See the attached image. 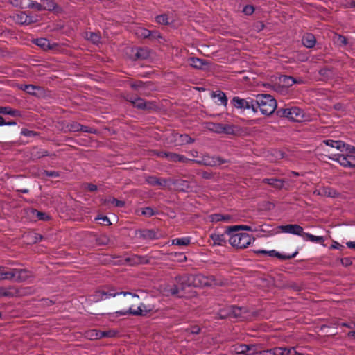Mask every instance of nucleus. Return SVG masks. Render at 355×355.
<instances>
[{"instance_id": "30", "label": "nucleus", "mask_w": 355, "mask_h": 355, "mask_svg": "<svg viewBox=\"0 0 355 355\" xmlns=\"http://www.w3.org/2000/svg\"><path fill=\"white\" fill-rule=\"evenodd\" d=\"M12 273H15V277L19 282L25 281L28 279V270L25 269H12Z\"/></svg>"}, {"instance_id": "60", "label": "nucleus", "mask_w": 355, "mask_h": 355, "mask_svg": "<svg viewBox=\"0 0 355 355\" xmlns=\"http://www.w3.org/2000/svg\"><path fill=\"white\" fill-rule=\"evenodd\" d=\"M219 318L221 319L226 318H231L230 313L229 311V307L226 309H221L218 312Z\"/></svg>"}, {"instance_id": "9", "label": "nucleus", "mask_w": 355, "mask_h": 355, "mask_svg": "<svg viewBox=\"0 0 355 355\" xmlns=\"http://www.w3.org/2000/svg\"><path fill=\"white\" fill-rule=\"evenodd\" d=\"M204 279L205 281L203 282L199 283L200 285H204L207 286H224L228 284V279L224 278H218L214 275H210L207 277L206 278L202 277L201 279Z\"/></svg>"}, {"instance_id": "31", "label": "nucleus", "mask_w": 355, "mask_h": 355, "mask_svg": "<svg viewBox=\"0 0 355 355\" xmlns=\"http://www.w3.org/2000/svg\"><path fill=\"white\" fill-rule=\"evenodd\" d=\"M175 140L180 142V145L189 144L194 141V139L187 134H177L175 136Z\"/></svg>"}, {"instance_id": "56", "label": "nucleus", "mask_w": 355, "mask_h": 355, "mask_svg": "<svg viewBox=\"0 0 355 355\" xmlns=\"http://www.w3.org/2000/svg\"><path fill=\"white\" fill-rule=\"evenodd\" d=\"M319 74L321 76L329 78L331 75V70L328 67H324L319 70Z\"/></svg>"}, {"instance_id": "25", "label": "nucleus", "mask_w": 355, "mask_h": 355, "mask_svg": "<svg viewBox=\"0 0 355 355\" xmlns=\"http://www.w3.org/2000/svg\"><path fill=\"white\" fill-rule=\"evenodd\" d=\"M42 2L44 10L54 11L56 13L62 10L61 8L53 0H44Z\"/></svg>"}, {"instance_id": "42", "label": "nucleus", "mask_w": 355, "mask_h": 355, "mask_svg": "<svg viewBox=\"0 0 355 355\" xmlns=\"http://www.w3.org/2000/svg\"><path fill=\"white\" fill-rule=\"evenodd\" d=\"M136 34L139 37H141L144 38H148V37H150L151 31L146 28H139L137 30Z\"/></svg>"}, {"instance_id": "61", "label": "nucleus", "mask_w": 355, "mask_h": 355, "mask_svg": "<svg viewBox=\"0 0 355 355\" xmlns=\"http://www.w3.org/2000/svg\"><path fill=\"white\" fill-rule=\"evenodd\" d=\"M186 331L191 334H198L200 331V328L197 325H194L191 327L190 328H187L186 329Z\"/></svg>"}, {"instance_id": "55", "label": "nucleus", "mask_w": 355, "mask_h": 355, "mask_svg": "<svg viewBox=\"0 0 355 355\" xmlns=\"http://www.w3.org/2000/svg\"><path fill=\"white\" fill-rule=\"evenodd\" d=\"M197 175H201V177L205 180H210L213 178V173L209 171H198Z\"/></svg>"}, {"instance_id": "63", "label": "nucleus", "mask_w": 355, "mask_h": 355, "mask_svg": "<svg viewBox=\"0 0 355 355\" xmlns=\"http://www.w3.org/2000/svg\"><path fill=\"white\" fill-rule=\"evenodd\" d=\"M167 155L166 156V158L170 161V162H177V158H178V155L177 153H172V152H167Z\"/></svg>"}, {"instance_id": "54", "label": "nucleus", "mask_w": 355, "mask_h": 355, "mask_svg": "<svg viewBox=\"0 0 355 355\" xmlns=\"http://www.w3.org/2000/svg\"><path fill=\"white\" fill-rule=\"evenodd\" d=\"M88 40L92 41L94 44H97L100 42L101 36L95 33L91 32L89 33V36L88 37Z\"/></svg>"}, {"instance_id": "40", "label": "nucleus", "mask_w": 355, "mask_h": 355, "mask_svg": "<svg viewBox=\"0 0 355 355\" xmlns=\"http://www.w3.org/2000/svg\"><path fill=\"white\" fill-rule=\"evenodd\" d=\"M191 240L189 237L178 238L172 240L173 245L187 246L190 244Z\"/></svg>"}, {"instance_id": "53", "label": "nucleus", "mask_w": 355, "mask_h": 355, "mask_svg": "<svg viewBox=\"0 0 355 355\" xmlns=\"http://www.w3.org/2000/svg\"><path fill=\"white\" fill-rule=\"evenodd\" d=\"M15 277V273H12V270L8 272H0V280L11 279Z\"/></svg>"}, {"instance_id": "26", "label": "nucleus", "mask_w": 355, "mask_h": 355, "mask_svg": "<svg viewBox=\"0 0 355 355\" xmlns=\"http://www.w3.org/2000/svg\"><path fill=\"white\" fill-rule=\"evenodd\" d=\"M262 182L279 189L283 187L284 182L283 180L277 178H264Z\"/></svg>"}, {"instance_id": "12", "label": "nucleus", "mask_w": 355, "mask_h": 355, "mask_svg": "<svg viewBox=\"0 0 355 355\" xmlns=\"http://www.w3.org/2000/svg\"><path fill=\"white\" fill-rule=\"evenodd\" d=\"M279 228L285 233H290L298 236H304L305 232H304V229L299 225L297 224H289L286 225H281Z\"/></svg>"}, {"instance_id": "1", "label": "nucleus", "mask_w": 355, "mask_h": 355, "mask_svg": "<svg viewBox=\"0 0 355 355\" xmlns=\"http://www.w3.org/2000/svg\"><path fill=\"white\" fill-rule=\"evenodd\" d=\"M277 108V101L270 95L267 94H258L254 98L253 112L259 111L262 114L269 116L272 114Z\"/></svg>"}, {"instance_id": "29", "label": "nucleus", "mask_w": 355, "mask_h": 355, "mask_svg": "<svg viewBox=\"0 0 355 355\" xmlns=\"http://www.w3.org/2000/svg\"><path fill=\"white\" fill-rule=\"evenodd\" d=\"M210 238L213 241L214 245H225L226 243V239L225 237V234H211Z\"/></svg>"}, {"instance_id": "24", "label": "nucleus", "mask_w": 355, "mask_h": 355, "mask_svg": "<svg viewBox=\"0 0 355 355\" xmlns=\"http://www.w3.org/2000/svg\"><path fill=\"white\" fill-rule=\"evenodd\" d=\"M150 310H148L149 311ZM148 312L147 310H144L141 307V306H139L138 308H137V310H132L131 308H130L127 311H116V314L117 316H119V315H125L127 314H131V315H145L146 313H144V312Z\"/></svg>"}, {"instance_id": "17", "label": "nucleus", "mask_w": 355, "mask_h": 355, "mask_svg": "<svg viewBox=\"0 0 355 355\" xmlns=\"http://www.w3.org/2000/svg\"><path fill=\"white\" fill-rule=\"evenodd\" d=\"M17 20L20 24H31L33 23H35L37 19L33 16L28 15L26 12H21L19 14L17 15Z\"/></svg>"}, {"instance_id": "47", "label": "nucleus", "mask_w": 355, "mask_h": 355, "mask_svg": "<svg viewBox=\"0 0 355 355\" xmlns=\"http://www.w3.org/2000/svg\"><path fill=\"white\" fill-rule=\"evenodd\" d=\"M110 241V238L105 234L101 235L96 239V243L100 245H108Z\"/></svg>"}, {"instance_id": "50", "label": "nucleus", "mask_w": 355, "mask_h": 355, "mask_svg": "<svg viewBox=\"0 0 355 355\" xmlns=\"http://www.w3.org/2000/svg\"><path fill=\"white\" fill-rule=\"evenodd\" d=\"M290 112V108H280L277 110L276 114L279 117H285L288 119Z\"/></svg>"}, {"instance_id": "44", "label": "nucleus", "mask_w": 355, "mask_h": 355, "mask_svg": "<svg viewBox=\"0 0 355 355\" xmlns=\"http://www.w3.org/2000/svg\"><path fill=\"white\" fill-rule=\"evenodd\" d=\"M156 21L157 23L162 25H168L171 24V22L169 21V18L168 15L166 14L158 15L156 17Z\"/></svg>"}, {"instance_id": "15", "label": "nucleus", "mask_w": 355, "mask_h": 355, "mask_svg": "<svg viewBox=\"0 0 355 355\" xmlns=\"http://www.w3.org/2000/svg\"><path fill=\"white\" fill-rule=\"evenodd\" d=\"M291 112L288 115V119L294 122H301L304 120V111L297 107H290Z\"/></svg>"}, {"instance_id": "13", "label": "nucleus", "mask_w": 355, "mask_h": 355, "mask_svg": "<svg viewBox=\"0 0 355 355\" xmlns=\"http://www.w3.org/2000/svg\"><path fill=\"white\" fill-rule=\"evenodd\" d=\"M235 126L229 124L213 123L212 130L217 133H224L227 135L235 134Z\"/></svg>"}, {"instance_id": "52", "label": "nucleus", "mask_w": 355, "mask_h": 355, "mask_svg": "<svg viewBox=\"0 0 355 355\" xmlns=\"http://www.w3.org/2000/svg\"><path fill=\"white\" fill-rule=\"evenodd\" d=\"M155 213L156 212L150 207H146L145 208H143L142 211H141L142 215L147 216V217L153 216L155 214Z\"/></svg>"}, {"instance_id": "21", "label": "nucleus", "mask_w": 355, "mask_h": 355, "mask_svg": "<svg viewBox=\"0 0 355 355\" xmlns=\"http://www.w3.org/2000/svg\"><path fill=\"white\" fill-rule=\"evenodd\" d=\"M49 155L47 150L39 148L38 147H33L31 150V158L33 160Z\"/></svg>"}, {"instance_id": "6", "label": "nucleus", "mask_w": 355, "mask_h": 355, "mask_svg": "<svg viewBox=\"0 0 355 355\" xmlns=\"http://www.w3.org/2000/svg\"><path fill=\"white\" fill-rule=\"evenodd\" d=\"M192 162L199 165L214 167L225 164L227 161L220 157H210L207 155H204L201 160H192Z\"/></svg>"}, {"instance_id": "11", "label": "nucleus", "mask_w": 355, "mask_h": 355, "mask_svg": "<svg viewBox=\"0 0 355 355\" xmlns=\"http://www.w3.org/2000/svg\"><path fill=\"white\" fill-rule=\"evenodd\" d=\"M130 85L132 89L139 92L141 95H145L146 94V91L150 90L153 84L151 82L144 83L141 80H136L131 83Z\"/></svg>"}, {"instance_id": "16", "label": "nucleus", "mask_w": 355, "mask_h": 355, "mask_svg": "<svg viewBox=\"0 0 355 355\" xmlns=\"http://www.w3.org/2000/svg\"><path fill=\"white\" fill-rule=\"evenodd\" d=\"M175 189L182 192H189L192 188L188 181L182 179H174L170 180Z\"/></svg>"}, {"instance_id": "58", "label": "nucleus", "mask_w": 355, "mask_h": 355, "mask_svg": "<svg viewBox=\"0 0 355 355\" xmlns=\"http://www.w3.org/2000/svg\"><path fill=\"white\" fill-rule=\"evenodd\" d=\"M254 12V7L252 5H246L243 9V12L246 15H251Z\"/></svg>"}, {"instance_id": "64", "label": "nucleus", "mask_w": 355, "mask_h": 355, "mask_svg": "<svg viewBox=\"0 0 355 355\" xmlns=\"http://www.w3.org/2000/svg\"><path fill=\"white\" fill-rule=\"evenodd\" d=\"M111 203L112 204H114V205L116 207H123L125 205L124 201L119 200H118V199H116L115 198H111Z\"/></svg>"}, {"instance_id": "43", "label": "nucleus", "mask_w": 355, "mask_h": 355, "mask_svg": "<svg viewBox=\"0 0 355 355\" xmlns=\"http://www.w3.org/2000/svg\"><path fill=\"white\" fill-rule=\"evenodd\" d=\"M144 257L139 256H134L132 257L127 258L125 261L130 263V264H138L144 263Z\"/></svg>"}, {"instance_id": "51", "label": "nucleus", "mask_w": 355, "mask_h": 355, "mask_svg": "<svg viewBox=\"0 0 355 355\" xmlns=\"http://www.w3.org/2000/svg\"><path fill=\"white\" fill-rule=\"evenodd\" d=\"M335 38L338 42H340V46H346L348 44L347 38L343 35L336 33Z\"/></svg>"}, {"instance_id": "33", "label": "nucleus", "mask_w": 355, "mask_h": 355, "mask_svg": "<svg viewBox=\"0 0 355 355\" xmlns=\"http://www.w3.org/2000/svg\"><path fill=\"white\" fill-rule=\"evenodd\" d=\"M149 57L148 49L144 48H137L134 55L135 60H145Z\"/></svg>"}, {"instance_id": "34", "label": "nucleus", "mask_w": 355, "mask_h": 355, "mask_svg": "<svg viewBox=\"0 0 355 355\" xmlns=\"http://www.w3.org/2000/svg\"><path fill=\"white\" fill-rule=\"evenodd\" d=\"M297 252H295L291 255H286V254H282L275 251V250H270V257H275L281 260H288L292 258H294L297 255Z\"/></svg>"}, {"instance_id": "4", "label": "nucleus", "mask_w": 355, "mask_h": 355, "mask_svg": "<svg viewBox=\"0 0 355 355\" xmlns=\"http://www.w3.org/2000/svg\"><path fill=\"white\" fill-rule=\"evenodd\" d=\"M201 277L200 275H182L175 277V280L180 291H184L187 287L198 286L199 283H201Z\"/></svg>"}, {"instance_id": "22", "label": "nucleus", "mask_w": 355, "mask_h": 355, "mask_svg": "<svg viewBox=\"0 0 355 355\" xmlns=\"http://www.w3.org/2000/svg\"><path fill=\"white\" fill-rule=\"evenodd\" d=\"M279 81L284 87H289L295 83H300L301 80H296L295 78L286 75H282L279 77Z\"/></svg>"}, {"instance_id": "20", "label": "nucleus", "mask_w": 355, "mask_h": 355, "mask_svg": "<svg viewBox=\"0 0 355 355\" xmlns=\"http://www.w3.org/2000/svg\"><path fill=\"white\" fill-rule=\"evenodd\" d=\"M146 182L151 186L166 187L168 180L164 178H159L154 175L147 176Z\"/></svg>"}, {"instance_id": "5", "label": "nucleus", "mask_w": 355, "mask_h": 355, "mask_svg": "<svg viewBox=\"0 0 355 355\" xmlns=\"http://www.w3.org/2000/svg\"><path fill=\"white\" fill-rule=\"evenodd\" d=\"M119 295H132L135 297H139V296L137 294H132L130 292H119V293H115L113 290L109 291H96L94 295H92V300L94 302H98L100 300H103L104 299H106L108 297L112 296L115 297Z\"/></svg>"}, {"instance_id": "35", "label": "nucleus", "mask_w": 355, "mask_h": 355, "mask_svg": "<svg viewBox=\"0 0 355 355\" xmlns=\"http://www.w3.org/2000/svg\"><path fill=\"white\" fill-rule=\"evenodd\" d=\"M17 291L13 288H0V296L14 297L17 295Z\"/></svg>"}, {"instance_id": "14", "label": "nucleus", "mask_w": 355, "mask_h": 355, "mask_svg": "<svg viewBox=\"0 0 355 355\" xmlns=\"http://www.w3.org/2000/svg\"><path fill=\"white\" fill-rule=\"evenodd\" d=\"M138 232L140 238L144 240H157L160 236L158 230L143 229L138 230Z\"/></svg>"}, {"instance_id": "36", "label": "nucleus", "mask_w": 355, "mask_h": 355, "mask_svg": "<svg viewBox=\"0 0 355 355\" xmlns=\"http://www.w3.org/2000/svg\"><path fill=\"white\" fill-rule=\"evenodd\" d=\"M211 96L217 97L219 99V101L221 102V104L223 105H226L227 103V98L226 97L225 94L220 90H217L216 92H213L211 94Z\"/></svg>"}, {"instance_id": "62", "label": "nucleus", "mask_w": 355, "mask_h": 355, "mask_svg": "<svg viewBox=\"0 0 355 355\" xmlns=\"http://www.w3.org/2000/svg\"><path fill=\"white\" fill-rule=\"evenodd\" d=\"M209 219L212 223H216L219 221H222V214H214L209 216Z\"/></svg>"}, {"instance_id": "3", "label": "nucleus", "mask_w": 355, "mask_h": 355, "mask_svg": "<svg viewBox=\"0 0 355 355\" xmlns=\"http://www.w3.org/2000/svg\"><path fill=\"white\" fill-rule=\"evenodd\" d=\"M347 152L348 153L346 155L338 154L330 159L338 162L344 167L355 168V147L347 146Z\"/></svg>"}, {"instance_id": "46", "label": "nucleus", "mask_w": 355, "mask_h": 355, "mask_svg": "<svg viewBox=\"0 0 355 355\" xmlns=\"http://www.w3.org/2000/svg\"><path fill=\"white\" fill-rule=\"evenodd\" d=\"M248 345L245 344H240L235 347V351L237 354L248 355Z\"/></svg>"}, {"instance_id": "27", "label": "nucleus", "mask_w": 355, "mask_h": 355, "mask_svg": "<svg viewBox=\"0 0 355 355\" xmlns=\"http://www.w3.org/2000/svg\"><path fill=\"white\" fill-rule=\"evenodd\" d=\"M243 307H239L236 306H229V311L230 313L231 318H243L242 314L245 313V310Z\"/></svg>"}, {"instance_id": "23", "label": "nucleus", "mask_w": 355, "mask_h": 355, "mask_svg": "<svg viewBox=\"0 0 355 355\" xmlns=\"http://www.w3.org/2000/svg\"><path fill=\"white\" fill-rule=\"evenodd\" d=\"M323 142L326 145L329 146L333 148H336L338 150H340L341 151H343V150L347 151V146H349L348 144H346L343 141H340V140L334 141V140H331V139H327V140H324Z\"/></svg>"}, {"instance_id": "7", "label": "nucleus", "mask_w": 355, "mask_h": 355, "mask_svg": "<svg viewBox=\"0 0 355 355\" xmlns=\"http://www.w3.org/2000/svg\"><path fill=\"white\" fill-rule=\"evenodd\" d=\"M125 100L131 103L134 107H136L141 110H152L153 107L155 106V105L153 103L146 102L140 97H136L133 98L132 97L127 96L125 97Z\"/></svg>"}, {"instance_id": "8", "label": "nucleus", "mask_w": 355, "mask_h": 355, "mask_svg": "<svg viewBox=\"0 0 355 355\" xmlns=\"http://www.w3.org/2000/svg\"><path fill=\"white\" fill-rule=\"evenodd\" d=\"M231 103L233 105V106L237 109L246 110L251 108L252 110L253 111L254 98H241L239 96H234L232 98Z\"/></svg>"}, {"instance_id": "2", "label": "nucleus", "mask_w": 355, "mask_h": 355, "mask_svg": "<svg viewBox=\"0 0 355 355\" xmlns=\"http://www.w3.org/2000/svg\"><path fill=\"white\" fill-rule=\"evenodd\" d=\"M230 235L229 242L232 247L238 249L246 248L251 243L252 238L247 233L234 232L232 233H226Z\"/></svg>"}, {"instance_id": "39", "label": "nucleus", "mask_w": 355, "mask_h": 355, "mask_svg": "<svg viewBox=\"0 0 355 355\" xmlns=\"http://www.w3.org/2000/svg\"><path fill=\"white\" fill-rule=\"evenodd\" d=\"M284 288L292 289L294 291H300L303 289V285L295 282H288L285 284Z\"/></svg>"}, {"instance_id": "37", "label": "nucleus", "mask_w": 355, "mask_h": 355, "mask_svg": "<svg viewBox=\"0 0 355 355\" xmlns=\"http://www.w3.org/2000/svg\"><path fill=\"white\" fill-rule=\"evenodd\" d=\"M304 237L307 241H310L312 242H316V243H319L321 244H323V243L324 241V239L323 236H314V235H312V234H311L309 233H306V232L304 233Z\"/></svg>"}, {"instance_id": "19", "label": "nucleus", "mask_w": 355, "mask_h": 355, "mask_svg": "<svg viewBox=\"0 0 355 355\" xmlns=\"http://www.w3.org/2000/svg\"><path fill=\"white\" fill-rule=\"evenodd\" d=\"M33 43L44 51L53 49L57 46L56 44H51L49 40L43 37L34 40Z\"/></svg>"}, {"instance_id": "18", "label": "nucleus", "mask_w": 355, "mask_h": 355, "mask_svg": "<svg viewBox=\"0 0 355 355\" xmlns=\"http://www.w3.org/2000/svg\"><path fill=\"white\" fill-rule=\"evenodd\" d=\"M302 44L309 49L313 48L316 44V38L312 33H306L302 38Z\"/></svg>"}, {"instance_id": "57", "label": "nucleus", "mask_w": 355, "mask_h": 355, "mask_svg": "<svg viewBox=\"0 0 355 355\" xmlns=\"http://www.w3.org/2000/svg\"><path fill=\"white\" fill-rule=\"evenodd\" d=\"M21 135L26 137H35L39 135V133L26 128H23L21 132Z\"/></svg>"}, {"instance_id": "10", "label": "nucleus", "mask_w": 355, "mask_h": 355, "mask_svg": "<svg viewBox=\"0 0 355 355\" xmlns=\"http://www.w3.org/2000/svg\"><path fill=\"white\" fill-rule=\"evenodd\" d=\"M187 62L193 68L200 70L208 69L210 66V62L209 61L196 57L188 58Z\"/></svg>"}, {"instance_id": "49", "label": "nucleus", "mask_w": 355, "mask_h": 355, "mask_svg": "<svg viewBox=\"0 0 355 355\" xmlns=\"http://www.w3.org/2000/svg\"><path fill=\"white\" fill-rule=\"evenodd\" d=\"M28 8L30 9H35L37 11L44 10L43 5L35 1H31L28 5Z\"/></svg>"}, {"instance_id": "59", "label": "nucleus", "mask_w": 355, "mask_h": 355, "mask_svg": "<svg viewBox=\"0 0 355 355\" xmlns=\"http://www.w3.org/2000/svg\"><path fill=\"white\" fill-rule=\"evenodd\" d=\"M37 211V216L39 220H44V221H48L50 220L51 217L47 214H46L44 212H41L39 211Z\"/></svg>"}, {"instance_id": "28", "label": "nucleus", "mask_w": 355, "mask_h": 355, "mask_svg": "<svg viewBox=\"0 0 355 355\" xmlns=\"http://www.w3.org/2000/svg\"><path fill=\"white\" fill-rule=\"evenodd\" d=\"M0 114H8L12 116H21V113L19 110L12 109L10 107H1L0 106Z\"/></svg>"}, {"instance_id": "48", "label": "nucleus", "mask_w": 355, "mask_h": 355, "mask_svg": "<svg viewBox=\"0 0 355 355\" xmlns=\"http://www.w3.org/2000/svg\"><path fill=\"white\" fill-rule=\"evenodd\" d=\"M67 128L70 132H80L81 124L76 121H73L67 125Z\"/></svg>"}, {"instance_id": "41", "label": "nucleus", "mask_w": 355, "mask_h": 355, "mask_svg": "<svg viewBox=\"0 0 355 355\" xmlns=\"http://www.w3.org/2000/svg\"><path fill=\"white\" fill-rule=\"evenodd\" d=\"M19 88L29 94L34 95L35 94V89H38L37 87L33 85H21Z\"/></svg>"}, {"instance_id": "45", "label": "nucleus", "mask_w": 355, "mask_h": 355, "mask_svg": "<svg viewBox=\"0 0 355 355\" xmlns=\"http://www.w3.org/2000/svg\"><path fill=\"white\" fill-rule=\"evenodd\" d=\"M248 345V355H254L255 354H259L261 349L259 345Z\"/></svg>"}, {"instance_id": "32", "label": "nucleus", "mask_w": 355, "mask_h": 355, "mask_svg": "<svg viewBox=\"0 0 355 355\" xmlns=\"http://www.w3.org/2000/svg\"><path fill=\"white\" fill-rule=\"evenodd\" d=\"M239 230L252 231V229L250 226H248V225H233V226L227 227L225 233L233 234L234 232H239Z\"/></svg>"}, {"instance_id": "38", "label": "nucleus", "mask_w": 355, "mask_h": 355, "mask_svg": "<svg viewBox=\"0 0 355 355\" xmlns=\"http://www.w3.org/2000/svg\"><path fill=\"white\" fill-rule=\"evenodd\" d=\"M322 194L331 198H336L339 195L336 189L331 187H324L322 190Z\"/></svg>"}]
</instances>
